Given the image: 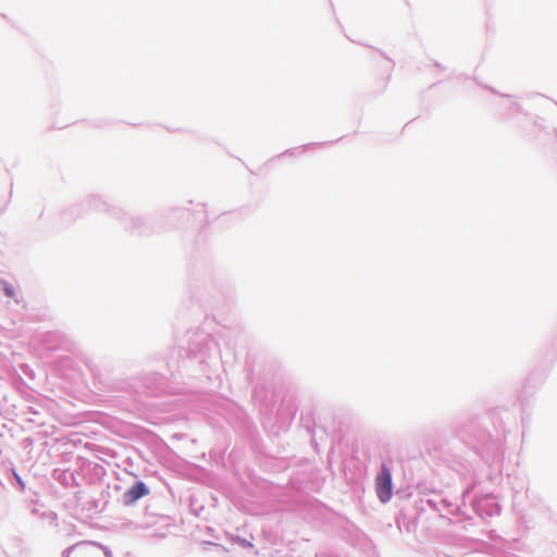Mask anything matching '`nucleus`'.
I'll return each mask as SVG.
<instances>
[{
  "label": "nucleus",
  "instance_id": "f257e3e1",
  "mask_svg": "<svg viewBox=\"0 0 557 557\" xmlns=\"http://www.w3.org/2000/svg\"><path fill=\"white\" fill-rule=\"evenodd\" d=\"M375 491L381 503L386 504L393 496L392 473L388 467L383 463L380 473L375 478Z\"/></svg>",
  "mask_w": 557,
  "mask_h": 557
},
{
  "label": "nucleus",
  "instance_id": "20e7f679",
  "mask_svg": "<svg viewBox=\"0 0 557 557\" xmlns=\"http://www.w3.org/2000/svg\"><path fill=\"white\" fill-rule=\"evenodd\" d=\"M14 476H15V479L17 480V483L20 484V486L22 487V490H24L25 484H24V482L22 481V479L18 476V474H17V473H14Z\"/></svg>",
  "mask_w": 557,
  "mask_h": 557
},
{
  "label": "nucleus",
  "instance_id": "f03ea898",
  "mask_svg": "<svg viewBox=\"0 0 557 557\" xmlns=\"http://www.w3.org/2000/svg\"><path fill=\"white\" fill-rule=\"evenodd\" d=\"M103 548L92 542H83L72 546L66 557H103L107 556Z\"/></svg>",
  "mask_w": 557,
  "mask_h": 557
},
{
  "label": "nucleus",
  "instance_id": "39448f33",
  "mask_svg": "<svg viewBox=\"0 0 557 557\" xmlns=\"http://www.w3.org/2000/svg\"><path fill=\"white\" fill-rule=\"evenodd\" d=\"M7 295L12 296V290L8 287L4 288Z\"/></svg>",
  "mask_w": 557,
  "mask_h": 557
},
{
  "label": "nucleus",
  "instance_id": "7ed1b4c3",
  "mask_svg": "<svg viewBox=\"0 0 557 557\" xmlns=\"http://www.w3.org/2000/svg\"><path fill=\"white\" fill-rule=\"evenodd\" d=\"M149 494V490L143 482H137L134 484L126 493L124 494V503L126 505H132L137 502L139 498Z\"/></svg>",
  "mask_w": 557,
  "mask_h": 557
}]
</instances>
